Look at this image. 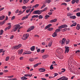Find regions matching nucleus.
<instances>
[{
  "label": "nucleus",
  "mask_w": 80,
  "mask_h": 80,
  "mask_svg": "<svg viewBox=\"0 0 80 80\" xmlns=\"http://www.w3.org/2000/svg\"><path fill=\"white\" fill-rule=\"evenodd\" d=\"M42 12H43V11H42V10H36L34 11L33 12V13L34 14H36V15H40L41 13H42Z\"/></svg>",
  "instance_id": "obj_1"
},
{
  "label": "nucleus",
  "mask_w": 80,
  "mask_h": 80,
  "mask_svg": "<svg viewBox=\"0 0 80 80\" xmlns=\"http://www.w3.org/2000/svg\"><path fill=\"white\" fill-rule=\"evenodd\" d=\"M28 37H29V34L26 33L23 35V37H22V40H27V38H28Z\"/></svg>",
  "instance_id": "obj_2"
},
{
  "label": "nucleus",
  "mask_w": 80,
  "mask_h": 80,
  "mask_svg": "<svg viewBox=\"0 0 80 80\" xmlns=\"http://www.w3.org/2000/svg\"><path fill=\"white\" fill-rule=\"evenodd\" d=\"M22 47V44H19L18 45H16L15 46H14L12 47V49L13 50H17V49H18L19 48H20V47Z\"/></svg>",
  "instance_id": "obj_3"
},
{
  "label": "nucleus",
  "mask_w": 80,
  "mask_h": 80,
  "mask_svg": "<svg viewBox=\"0 0 80 80\" xmlns=\"http://www.w3.org/2000/svg\"><path fill=\"white\" fill-rule=\"evenodd\" d=\"M63 52V50L61 48H58L56 51V53H57L59 55H60L61 52Z\"/></svg>",
  "instance_id": "obj_4"
},
{
  "label": "nucleus",
  "mask_w": 80,
  "mask_h": 80,
  "mask_svg": "<svg viewBox=\"0 0 80 80\" xmlns=\"http://www.w3.org/2000/svg\"><path fill=\"white\" fill-rule=\"evenodd\" d=\"M35 28V27L34 26H31L30 28H29L27 30V32H30L31 30H33Z\"/></svg>",
  "instance_id": "obj_5"
},
{
  "label": "nucleus",
  "mask_w": 80,
  "mask_h": 80,
  "mask_svg": "<svg viewBox=\"0 0 80 80\" xmlns=\"http://www.w3.org/2000/svg\"><path fill=\"white\" fill-rule=\"evenodd\" d=\"M39 70L40 72H45V69L43 68H40L39 69Z\"/></svg>",
  "instance_id": "obj_6"
},
{
  "label": "nucleus",
  "mask_w": 80,
  "mask_h": 80,
  "mask_svg": "<svg viewBox=\"0 0 80 80\" xmlns=\"http://www.w3.org/2000/svg\"><path fill=\"white\" fill-rule=\"evenodd\" d=\"M65 53L67 52V53H68V52H69V48L68 47H65Z\"/></svg>",
  "instance_id": "obj_7"
},
{
  "label": "nucleus",
  "mask_w": 80,
  "mask_h": 80,
  "mask_svg": "<svg viewBox=\"0 0 80 80\" xmlns=\"http://www.w3.org/2000/svg\"><path fill=\"white\" fill-rule=\"evenodd\" d=\"M43 59H45L47 58V57H48V54H46L42 56Z\"/></svg>",
  "instance_id": "obj_8"
},
{
  "label": "nucleus",
  "mask_w": 80,
  "mask_h": 80,
  "mask_svg": "<svg viewBox=\"0 0 80 80\" xmlns=\"http://www.w3.org/2000/svg\"><path fill=\"white\" fill-rule=\"evenodd\" d=\"M24 76L25 77H31L32 76V74H24Z\"/></svg>",
  "instance_id": "obj_9"
},
{
  "label": "nucleus",
  "mask_w": 80,
  "mask_h": 80,
  "mask_svg": "<svg viewBox=\"0 0 80 80\" xmlns=\"http://www.w3.org/2000/svg\"><path fill=\"white\" fill-rule=\"evenodd\" d=\"M51 2H52L51 0H46L44 1V3H50Z\"/></svg>",
  "instance_id": "obj_10"
},
{
  "label": "nucleus",
  "mask_w": 80,
  "mask_h": 80,
  "mask_svg": "<svg viewBox=\"0 0 80 80\" xmlns=\"http://www.w3.org/2000/svg\"><path fill=\"white\" fill-rule=\"evenodd\" d=\"M77 22H73L72 24L71 25V27H75L77 25Z\"/></svg>",
  "instance_id": "obj_11"
},
{
  "label": "nucleus",
  "mask_w": 80,
  "mask_h": 80,
  "mask_svg": "<svg viewBox=\"0 0 80 80\" xmlns=\"http://www.w3.org/2000/svg\"><path fill=\"white\" fill-rule=\"evenodd\" d=\"M62 44L64 43H65V42H66V40L65 39V38H63L62 41H60V43H61V42H62Z\"/></svg>",
  "instance_id": "obj_12"
},
{
  "label": "nucleus",
  "mask_w": 80,
  "mask_h": 80,
  "mask_svg": "<svg viewBox=\"0 0 80 80\" xmlns=\"http://www.w3.org/2000/svg\"><path fill=\"white\" fill-rule=\"evenodd\" d=\"M57 21V19H54L53 20H51V21H50V22L51 23H53L54 22H56Z\"/></svg>",
  "instance_id": "obj_13"
},
{
  "label": "nucleus",
  "mask_w": 80,
  "mask_h": 80,
  "mask_svg": "<svg viewBox=\"0 0 80 80\" xmlns=\"http://www.w3.org/2000/svg\"><path fill=\"white\" fill-rule=\"evenodd\" d=\"M52 25L51 24H50L48 25L45 28H44L45 30H46V29H47V28H48L49 27H50V26H52Z\"/></svg>",
  "instance_id": "obj_14"
},
{
  "label": "nucleus",
  "mask_w": 80,
  "mask_h": 80,
  "mask_svg": "<svg viewBox=\"0 0 80 80\" xmlns=\"http://www.w3.org/2000/svg\"><path fill=\"white\" fill-rule=\"evenodd\" d=\"M21 79L22 80H27V79H28V78L25 76H23V77H21Z\"/></svg>",
  "instance_id": "obj_15"
},
{
  "label": "nucleus",
  "mask_w": 80,
  "mask_h": 80,
  "mask_svg": "<svg viewBox=\"0 0 80 80\" xmlns=\"http://www.w3.org/2000/svg\"><path fill=\"white\" fill-rule=\"evenodd\" d=\"M41 62H40V63H39L36 64L35 65H34L33 66H34V68H35L37 67L38 65H41Z\"/></svg>",
  "instance_id": "obj_16"
},
{
  "label": "nucleus",
  "mask_w": 80,
  "mask_h": 80,
  "mask_svg": "<svg viewBox=\"0 0 80 80\" xmlns=\"http://www.w3.org/2000/svg\"><path fill=\"white\" fill-rule=\"evenodd\" d=\"M29 2V0H23V4H27Z\"/></svg>",
  "instance_id": "obj_17"
},
{
  "label": "nucleus",
  "mask_w": 80,
  "mask_h": 80,
  "mask_svg": "<svg viewBox=\"0 0 80 80\" xmlns=\"http://www.w3.org/2000/svg\"><path fill=\"white\" fill-rule=\"evenodd\" d=\"M22 53H23V49H22L20 51L19 50L18 51V54L19 55H21V54H22Z\"/></svg>",
  "instance_id": "obj_18"
},
{
  "label": "nucleus",
  "mask_w": 80,
  "mask_h": 80,
  "mask_svg": "<svg viewBox=\"0 0 80 80\" xmlns=\"http://www.w3.org/2000/svg\"><path fill=\"white\" fill-rule=\"evenodd\" d=\"M76 29H77V30H80V24H78L77 25V26L76 27Z\"/></svg>",
  "instance_id": "obj_19"
},
{
  "label": "nucleus",
  "mask_w": 80,
  "mask_h": 80,
  "mask_svg": "<svg viewBox=\"0 0 80 80\" xmlns=\"http://www.w3.org/2000/svg\"><path fill=\"white\" fill-rule=\"evenodd\" d=\"M72 15H73V13H67V16H68V17H72Z\"/></svg>",
  "instance_id": "obj_20"
},
{
  "label": "nucleus",
  "mask_w": 80,
  "mask_h": 80,
  "mask_svg": "<svg viewBox=\"0 0 80 80\" xmlns=\"http://www.w3.org/2000/svg\"><path fill=\"white\" fill-rule=\"evenodd\" d=\"M57 32H55L52 35L53 37H57Z\"/></svg>",
  "instance_id": "obj_21"
},
{
  "label": "nucleus",
  "mask_w": 80,
  "mask_h": 80,
  "mask_svg": "<svg viewBox=\"0 0 80 80\" xmlns=\"http://www.w3.org/2000/svg\"><path fill=\"white\" fill-rule=\"evenodd\" d=\"M30 50L31 51H34L35 50V46H33L30 48Z\"/></svg>",
  "instance_id": "obj_22"
},
{
  "label": "nucleus",
  "mask_w": 80,
  "mask_h": 80,
  "mask_svg": "<svg viewBox=\"0 0 80 80\" xmlns=\"http://www.w3.org/2000/svg\"><path fill=\"white\" fill-rule=\"evenodd\" d=\"M19 24L20 23H19L18 24H17L15 25V28L17 29V30L18 29V28H19V27H20V25H19Z\"/></svg>",
  "instance_id": "obj_23"
},
{
  "label": "nucleus",
  "mask_w": 80,
  "mask_h": 80,
  "mask_svg": "<svg viewBox=\"0 0 80 80\" xmlns=\"http://www.w3.org/2000/svg\"><path fill=\"white\" fill-rule=\"evenodd\" d=\"M11 28V26H8L5 28V31H7V30H9V29H10Z\"/></svg>",
  "instance_id": "obj_24"
},
{
  "label": "nucleus",
  "mask_w": 80,
  "mask_h": 80,
  "mask_svg": "<svg viewBox=\"0 0 80 80\" xmlns=\"http://www.w3.org/2000/svg\"><path fill=\"white\" fill-rule=\"evenodd\" d=\"M14 59H15V56H12L10 58V60L11 61L14 60Z\"/></svg>",
  "instance_id": "obj_25"
},
{
  "label": "nucleus",
  "mask_w": 80,
  "mask_h": 80,
  "mask_svg": "<svg viewBox=\"0 0 80 80\" xmlns=\"http://www.w3.org/2000/svg\"><path fill=\"white\" fill-rule=\"evenodd\" d=\"M70 18L72 19H75L76 18V16H71L70 17Z\"/></svg>",
  "instance_id": "obj_26"
},
{
  "label": "nucleus",
  "mask_w": 80,
  "mask_h": 80,
  "mask_svg": "<svg viewBox=\"0 0 80 80\" xmlns=\"http://www.w3.org/2000/svg\"><path fill=\"white\" fill-rule=\"evenodd\" d=\"M5 18V16H2L0 17V20H3Z\"/></svg>",
  "instance_id": "obj_27"
},
{
  "label": "nucleus",
  "mask_w": 80,
  "mask_h": 80,
  "mask_svg": "<svg viewBox=\"0 0 80 80\" xmlns=\"http://www.w3.org/2000/svg\"><path fill=\"white\" fill-rule=\"evenodd\" d=\"M27 18H28V17L26 16L25 17H24L22 18V20H24L25 19H27Z\"/></svg>",
  "instance_id": "obj_28"
},
{
  "label": "nucleus",
  "mask_w": 80,
  "mask_h": 80,
  "mask_svg": "<svg viewBox=\"0 0 80 80\" xmlns=\"http://www.w3.org/2000/svg\"><path fill=\"white\" fill-rule=\"evenodd\" d=\"M27 18H28V17L26 16L25 17H24L22 18V20H24L25 19H27Z\"/></svg>",
  "instance_id": "obj_29"
},
{
  "label": "nucleus",
  "mask_w": 80,
  "mask_h": 80,
  "mask_svg": "<svg viewBox=\"0 0 80 80\" xmlns=\"http://www.w3.org/2000/svg\"><path fill=\"white\" fill-rule=\"evenodd\" d=\"M47 9H48V8L46 7L43 10H42V11L43 12H46L47 10Z\"/></svg>",
  "instance_id": "obj_30"
},
{
  "label": "nucleus",
  "mask_w": 80,
  "mask_h": 80,
  "mask_svg": "<svg viewBox=\"0 0 80 80\" xmlns=\"http://www.w3.org/2000/svg\"><path fill=\"white\" fill-rule=\"evenodd\" d=\"M49 17H50V16L48 15H46L45 17V18L46 20H47V19H48Z\"/></svg>",
  "instance_id": "obj_31"
},
{
  "label": "nucleus",
  "mask_w": 80,
  "mask_h": 80,
  "mask_svg": "<svg viewBox=\"0 0 80 80\" xmlns=\"http://www.w3.org/2000/svg\"><path fill=\"white\" fill-rule=\"evenodd\" d=\"M53 64H52L50 67V70H53Z\"/></svg>",
  "instance_id": "obj_32"
},
{
  "label": "nucleus",
  "mask_w": 80,
  "mask_h": 80,
  "mask_svg": "<svg viewBox=\"0 0 80 80\" xmlns=\"http://www.w3.org/2000/svg\"><path fill=\"white\" fill-rule=\"evenodd\" d=\"M38 18L39 19H41L42 18H43V15H40L38 16Z\"/></svg>",
  "instance_id": "obj_33"
},
{
  "label": "nucleus",
  "mask_w": 80,
  "mask_h": 80,
  "mask_svg": "<svg viewBox=\"0 0 80 80\" xmlns=\"http://www.w3.org/2000/svg\"><path fill=\"white\" fill-rule=\"evenodd\" d=\"M17 30V29L15 28H14L12 30V32H16Z\"/></svg>",
  "instance_id": "obj_34"
},
{
  "label": "nucleus",
  "mask_w": 80,
  "mask_h": 80,
  "mask_svg": "<svg viewBox=\"0 0 80 80\" xmlns=\"http://www.w3.org/2000/svg\"><path fill=\"white\" fill-rule=\"evenodd\" d=\"M63 80H68V78L67 77H65V76H63Z\"/></svg>",
  "instance_id": "obj_35"
},
{
  "label": "nucleus",
  "mask_w": 80,
  "mask_h": 80,
  "mask_svg": "<svg viewBox=\"0 0 80 80\" xmlns=\"http://www.w3.org/2000/svg\"><path fill=\"white\" fill-rule=\"evenodd\" d=\"M52 42H50L48 44V46L49 47H50L51 46H52Z\"/></svg>",
  "instance_id": "obj_36"
},
{
  "label": "nucleus",
  "mask_w": 80,
  "mask_h": 80,
  "mask_svg": "<svg viewBox=\"0 0 80 80\" xmlns=\"http://www.w3.org/2000/svg\"><path fill=\"white\" fill-rule=\"evenodd\" d=\"M9 58H10V57L8 56L6 57V62H7V61H8V60H9Z\"/></svg>",
  "instance_id": "obj_37"
},
{
  "label": "nucleus",
  "mask_w": 80,
  "mask_h": 80,
  "mask_svg": "<svg viewBox=\"0 0 80 80\" xmlns=\"http://www.w3.org/2000/svg\"><path fill=\"white\" fill-rule=\"evenodd\" d=\"M29 60L30 62H33V61H34V58H31L29 59Z\"/></svg>",
  "instance_id": "obj_38"
},
{
  "label": "nucleus",
  "mask_w": 80,
  "mask_h": 80,
  "mask_svg": "<svg viewBox=\"0 0 80 80\" xmlns=\"http://www.w3.org/2000/svg\"><path fill=\"white\" fill-rule=\"evenodd\" d=\"M3 33V30H1L0 31V35H2V34Z\"/></svg>",
  "instance_id": "obj_39"
},
{
  "label": "nucleus",
  "mask_w": 80,
  "mask_h": 80,
  "mask_svg": "<svg viewBox=\"0 0 80 80\" xmlns=\"http://www.w3.org/2000/svg\"><path fill=\"white\" fill-rule=\"evenodd\" d=\"M48 30L49 31H52L53 30V28H49L48 29Z\"/></svg>",
  "instance_id": "obj_40"
},
{
  "label": "nucleus",
  "mask_w": 80,
  "mask_h": 80,
  "mask_svg": "<svg viewBox=\"0 0 80 80\" xmlns=\"http://www.w3.org/2000/svg\"><path fill=\"white\" fill-rule=\"evenodd\" d=\"M62 27L63 28H66L68 27V26L66 24H63L62 25Z\"/></svg>",
  "instance_id": "obj_41"
},
{
  "label": "nucleus",
  "mask_w": 80,
  "mask_h": 80,
  "mask_svg": "<svg viewBox=\"0 0 80 80\" xmlns=\"http://www.w3.org/2000/svg\"><path fill=\"white\" fill-rule=\"evenodd\" d=\"M5 20H4L2 22H1V25H3L4 23L5 22Z\"/></svg>",
  "instance_id": "obj_42"
},
{
  "label": "nucleus",
  "mask_w": 80,
  "mask_h": 80,
  "mask_svg": "<svg viewBox=\"0 0 80 80\" xmlns=\"http://www.w3.org/2000/svg\"><path fill=\"white\" fill-rule=\"evenodd\" d=\"M76 2V0H72L71 2V3H72V4H74V3H75Z\"/></svg>",
  "instance_id": "obj_43"
},
{
  "label": "nucleus",
  "mask_w": 80,
  "mask_h": 80,
  "mask_svg": "<svg viewBox=\"0 0 80 80\" xmlns=\"http://www.w3.org/2000/svg\"><path fill=\"white\" fill-rule=\"evenodd\" d=\"M60 29L59 28L57 29L56 30L55 32L57 33V32H60Z\"/></svg>",
  "instance_id": "obj_44"
},
{
  "label": "nucleus",
  "mask_w": 80,
  "mask_h": 80,
  "mask_svg": "<svg viewBox=\"0 0 80 80\" xmlns=\"http://www.w3.org/2000/svg\"><path fill=\"white\" fill-rule=\"evenodd\" d=\"M45 49H42L41 51V53H43L44 52H45Z\"/></svg>",
  "instance_id": "obj_45"
},
{
  "label": "nucleus",
  "mask_w": 80,
  "mask_h": 80,
  "mask_svg": "<svg viewBox=\"0 0 80 80\" xmlns=\"http://www.w3.org/2000/svg\"><path fill=\"white\" fill-rule=\"evenodd\" d=\"M46 6V5L44 4L42 5V7L41 8V9H42V8H44Z\"/></svg>",
  "instance_id": "obj_46"
},
{
  "label": "nucleus",
  "mask_w": 80,
  "mask_h": 80,
  "mask_svg": "<svg viewBox=\"0 0 80 80\" xmlns=\"http://www.w3.org/2000/svg\"><path fill=\"white\" fill-rule=\"evenodd\" d=\"M62 70L61 71V72H62V73H63V72H65V69L62 68Z\"/></svg>",
  "instance_id": "obj_47"
},
{
  "label": "nucleus",
  "mask_w": 80,
  "mask_h": 80,
  "mask_svg": "<svg viewBox=\"0 0 80 80\" xmlns=\"http://www.w3.org/2000/svg\"><path fill=\"white\" fill-rule=\"evenodd\" d=\"M76 15L77 17H80V12H78L76 13Z\"/></svg>",
  "instance_id": "obj_48"
},
{
  "label": "nucleus",
  "mask_w": 80,
  "mask_h": 80,
  "mask_svg": "<svg viewBox=\"0 0 80 80\" xmlns=\"http://www.w3.org/2000/svg\"><path fill=\"white\" fill-rule=\"evenodd\" d=\"M69 42H70V40H67L66 41V44H67V45L68 44Z\"/></svg>",
  "instance_id": "obj_49"
},
{
  "label": "nucleus",
  "mask_w": 80,
  "mask_h": 80,
  "mask_svg": "<svg viewBox=\"0 0 80 80\" xmlns=\"http://www.w3.org/2000/svg\"><path fill=\"white\" fill-rule=\"evenodd\" d=\"M35 6V8H37L38 6H39V4H36L34 5Z\"/></svg>",
  "instance_id": "obj_50"
},
{
  "label": "nucleus",
  "mask_w": 80,
  "mask_h": 80,
  "mask_svg": "<svg viewBox=\"0 0 80 80\" xmlns=\"http://www.w3.org/2000/svg\"><path fill=\"white\" fill-rule=\"evenodd\" d=\"M62 5H64L65 6H67V4L66 3L64 2L62 4H61Z\"/></svg>",
  "instance_id": "obj_51"
},
{
  "label": "nucleus",
  "mask_w": 80,
  "mask_h": 80,
  "mask_svg": "<svg viewBox=\"0 0 80 80\" xmlns=\"http://www.w3.org/2000/svg\"><path fill=\"white\" fill-rule=\"evenodd\" d=\"M58 28L60 29H62V28H63V25H61V26H59V27H58Z\"/></svg>",
  "instance_id": "obj_52"
},
{
  "label": "nucleus",
  "mask_w": 80,
  "mask_h": 80,
  "mask_svg": "<svg viewBox=\"0 0 80 80\" xmlns=\"http://www.w3.org/2000/svg\"><path fill=\"white\" fill-rule=\"evenodd\" d=\"M13 37H14V36H13V35H11V36L10 37V39H13Z\"/></svg>",
  "instance_id": "obj_53"
},
{
  "label": "nucleus",
  "mask_w": 80,
  "mask_h": 80,
  "mask_svg": "<svg viewBox=\"0 0 80 80\" xmlns=\"http://www.w3.org/2000/svg\"><path fill=\"white\" fill-rule=\"evenodd\" d=\"M7 78H13V75H12L11 76H8L7 77Z\"/></svg>",
  "instance_id": "obj_54"
},
{
  "label": "nucleus",
  "mask_w": 80,
  "mask_h": 80,
  "mask_svg": "<svg viewBox=\"0 0 80 80\" xmlns=\"http://www.w3.org/2000/svg\"><path fill=\"white\" fill-rule=\"evenodd\" d=\"M54 77H55L58 75V74L57 73H54Z\"/></svg>",
  "instance_id": "obj_55"
},
{
  "label": "nucleus",
  "mask_w": 80,
  "mask_h": 80,
  "mask_svg": "<svg viewBox=\"0 0 80 80\" xmlns=\"http://www.w3.org/2000/svg\"><path fill=\"white\" fill-rule=\"evenodd\" d=\"M27 54H31L32 53V52L30 51H28L27 52Z\"/></svg>",
  "instance_id": "obj_56"
},
{
  "label": "nucleus",
  "mask_w": 80,
  "mask_h": 80,
  "mask_svg": "<svg viewBox=\"0 0 80 80\" xmlns=\"http://www.w3.org/2000/svg\"><path fill=\"white\" fill-rule=\"evenodd\" d=\"M37 52H38H38H40V48H38L37 50Z\"/></svg>",
  "instance_id": "obj_57"
},
{
  "label": "nucleus",
  "mask_w": 80,
  "mask_h": 80,
  "mask_svg": "<svg viewBox=\"0 0 80 80\" xmlns=\"http://www.w3.org/2000/svg\"><path fill=\"white\" fill-rule=\"evenodd\" d=\"M33 10H34V8H33L30 11V13H32V12H33Z\"/></svg>",
  "instance_id": "obj_58"
},
{
  "label": "nucleus",
  "mask_w": 80,
  "mask_h": 80,
  "mask_svg": "<svg viewBox=\"0 0 80 80\" xmlns=\"http://www.w3.org/2000/svg\"><path fill=\"white\" fill-rule=\"evenodd\" d=\"M19 60H23V57H21L19 58Z\"/></svg>",
  "instance_id": "obj_59"
},
{
  "label": "nucleus",
  "mask_w": 80,
  "mask_h": 80,
  "mask_svg": "<svg viewBox=\"0 0 80 80\" xmlns=\"http://www.w3.org/2000/svg\"><path fill=\"white\" fill-rule=\"evenodd\" d=\"M52 12H49L48 13V15H52Z\"/></svg>",
  "instance_id": "obj_60"
},
{
  "label": "nucleus",
  "mask_w": 80,
  "mask_h": 80,
  "mask_svg": "<svg viewBox=\"0 0 80 80\" xmlns=\"http://www.w3.org/2000/svg\"><path fill=\"white\" fill-rule=\"evenodd\" d=\"M15 80V78H10V79H8L7 80Z\"/></svg>",
  "instance_id": "obj_61"
},
{
  "label": "nucleus",
  "mask_w": 80,
  "mask_h": 80,
  "mask_svg": "<svg viewBox=\"0 0 80 80\" xmlns=\"http://www.w3.org/2000/svg\"><path fill=\"white\" fill-rule=\"evenodd\" d=\"M63 32H65V31H67V28H64V29H63Z\"/></svg>",
  "instance_id": "obj_62"
},
{
  "label": "nucleus",
  "mask_w": 80,
  "mask_h": 80,
  "mask_svg": "<svg viewBox=\"0 0 80 80\" xmlns=\"http://www.w3.org/2000/svg\"><path fill=\"white\" fill-rule=\"evenodd\" d=\"M59 80H63V77H61V78H59Z\"/></svg>",
  "instance_id": "obj_63"
},
{
  "label": "nucleus",
  "mask_w": 80,
  "mask_h": 80,
  "mask_svg": "<svg viewBox=\"0 0 80 80\" xmlns=\"http://www.w3.org/2000/svg\"><path fill=\"white\" fill-rule=\"evenodd\" d=\"M76 3H78V2H79V0H76Z\"/></svg>",
  "instance_id": "obj_64"
}]
</instances>
